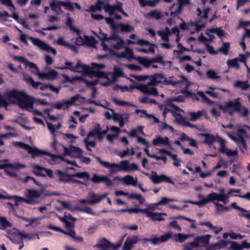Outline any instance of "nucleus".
Segmentation results:
<instances>
[{
    "instance_id": "nucleus-1",
    "label": "nucleus",
    "mask_w": 250,
    "mask_h": 250,
    "mask_svg": "<svg viewBox=\"0 0 250 250\" xmlns=\"http://www.w3.org/2000/svg\"><path fill=\"white\" fill-rule=\"evenodd\" d=\"M4 97L7 99L13 98L18 102V105L22 108L32 107V103L28 100V97L23 91H20L16 89L7 90L3 95L0 94V107H6L8 103Z\"/></svg>"
},
{
    "instance_id": "nucleus-2",
    "label": "nucleus",
    "mask_w": 250,
    "mask_h": 250,
    "mask_svg": "<svg viewBox=\"0 0 250 250\" xmlns=\"http://www.w3.org/2000/svg\"><path fill=\"white\" fill-rule=\"evenodd\" d=\"M95 158L99 164L104 167L110 169V173L113 174L119 171L129 172L130 171L139 170V166L135 163H132L129 164V161L127 160L121 161L119 164L115 163H109L108 162L104 161L99 156H95Z\"/></svg>"
},
{
    "instance_id": "nucleus-3",
    "label": "nucleus",
    "mask_w": 250,
    "mask_h": 250,
    "mask_svg": "<svg viewBox=\"0 0 250 250\" xmlns=\"http://www.w3.org/2000/svg\"><path fill=\"white\" fill-rule=\"evenodd\" d=\"M27 38L32 42L34 45L37 46L40 49L49 53L51 52L54 55H56L57 54V51L55 48H52L48 44L38 38H34L32 37H28L27 35L22 34L21 35L20 39L21 42H23L26 45H27L28 44V42L26 40Z\"/></svg>"
},
{
    "instance_id": "nucleus-4",
    "label": "nucleus",
    "mask_w": 250,
    "mask_h": 250,
    "mask_svg": "<svg viewBox=\"0 0 250 250\" xmlns=\"http://www.w3.org/2000/svg\"><path fill=\"white\" fill-rule=\"evenodd\" d=\"M173 77H170L168 79L165 77L163 73H156L150 75V82L148 83V85L156 86L162 83L164 85H171L175 86L180 83V81H173L172 79Z\"/></svg>"
},
{
    "instance_id": "nucleus-5",
    "label": "nucleus",
    "mask_w": 250,
    "mask_h": 250,
    "mask_svg": "<svg viewBox=\"0 0 250 250\" xmlns=\"http://www.w3.org/2000/svg\"><path fill=\"white\" fill-rule=\"evenodd\" d=\"M56 174L59 176V179L57 180L59 183H70V179L72 177H77L83 179L86 178V180L90 179V175L86 171L76 172L74 174H70L63 172L60 169H57L56 171Z\"/></svg>"
},
{
    "instance_id": "nucleus-6",
    "label": "nucleus",
    "mask_w": 250,
    "mask_h": 250,
    "mask_svg": "<svg viewBox=\"0 0 250 250\" xmlns=\"http://www.w3.org/2000/svg\"><path fill=\"white\" fill-rule=\"evenodd\" d=\"M124 237L125 236L122 237L115 244L104 237L100 238L94 247L99 250H118L122 244Z\"/></svg>"
},
{
    "instance_id": "nucleus-7",
    "label": "nucleus",
    "mask_w": 250,
    "mask_h": 250,
    "mask_svg": "<svg viewBox=\"0 0 250 250\" xmlns=\"http://www.w3.org/2000/svg\"><path fill=\"white\" fill-rule=\"evenodd\" d=\"M51 10L55 11L57 14H60V12L58 11L57 8H59V6H64L68 10L73 12L74 11V6L76 8L80 10L81 9V5L77 2L72 3L70 0H67V1H56L53 0L49 4Z\"/></svg>"
},
{
    "instance_id": "nucleus-8",
    "label": "nucleus",
    "mask_w": 250,
    "mask_h": 250,
    "mask_svg": "<svg viewBox=\"0 0 250 250\" xmlns=\"http://www.w3.org/2000/svg\"><path fill=\"white\" fill-rule=\"evenodd\" d=\"M146 176H148L150 180L155 184H158L162 182H166L172 184H174V182L171 179L165 174H161L158 175L157 173L155 171H151V174L149 175L148 173H145L142 172Z\"/></svg>"
},
{
    "instance_id": "nucleus-9",
    "label": "nucleus",
    "mask_w": 250,
    "mask_h": 250,
    "mask_svg": "<svg viewBox=\"0 0 250 250\" xmlns=\"http://www.w3.org/2000/svg\"><path fill=\"white\" fill-rule=\"evenodd\" d=\"M33 167L34 169L32 172L37 176L45 177L46 175L49 179L54 178L53 171L50 168H47L38 165H34Z\"/></svg>"
},
{
    "instance_id": "nucleus-10",
    "label": "nucleus",
    "mask_w": 250,
    "mask_h": 250,
    "mask_svg": "<svg viewBox=\"0 0 250 250\" xmlns=\"http://www.w3.org/2000/svg\"><path fill=\"white\" fill-rule=\"evenodd\" d=\"M218 197V194L215 192H212L209 194L207 198H205L200 201H193L191 200H184L183 202L190 203L195 205L202 206L209 202H213L214 201H217Z\"/></svg>"
},
{
    "instance_id": "nucleus-11",
    "label": "nucleus",
    "mask_w": 250,
    "mask_h": 250,
    "mask_svg": "<svg viewBox=\"0 0 250 250\" xmlns=\"http://www.w3.org/2000/svg\"><path fill=\"white\" fill-rule=\"evenodd\" d=\"M231 107L233 108L234 111L240 112L241 104L239 102V98L236 99L235 101H229L226 106H224L222 104H218L219 109L222 110L224 112H226L227 111V108Z\"/></svg>"
},
{
    "instance_id": "nucleus-12",
    "label": "nucleus",
    "mask_w": 250,
    "mask_h": 250,
    "mask_svg": "<svg viewBox=\"0 0 250 250\" xmlns=\"http://www.w3.org/2000/svg\"><path fill=\"white\" fill-rule=\"evenodd\" d=\"M226 134L230 139L235 142L239 146L241 151H243L244 149L246 150L247 147L246 141L244 138L242 137H235L231 134L229 132L227 131H224Z\"/></svg>"
},
{
    "instance_id": "nucleus-13",
    "label": "nucleus",
    "mask_w": 250,
    "mask_h": 250,
    "mask_svg": "<svg viewBox=\"0 0 250 250\" xmlns=\"http://www.w3.org/2000/svg\"><path fill=\"white\" fill-rule=\"evenodd\" d=\"M91 180L96 184L105 183V185L108 187L112 186L113 185V182H112L111 180L107 176L104 175H98L96 173L93 174Z\"/></svg>"
},
{
    "instance_id": "nucleus-14",
    "label": "nucleus",
    "mask_w": 250,
    "mask_h": 250,
    "mask_svg": "<svg viewBox=\"0 0 250 250\" xmlns=\"http://www.w3.org/2000/svg\"><path fill=\"white\" fill-rule=\"evenodd\" d=\"M155 237L150 238V243L153 245H158L161 243H164L172 237V234L169 232L161 235L160 237Z\"/></svg>"
},
{
    "instance_id": "nucleus-15",
    "label": "nucleus",
    "mask_w": 250,
    "mask_h": 250,
    "mask_svg": "<svg viewBox=\"0 0 250 250\" xmlns=\"http://www.w3.org/2000/svg\"><path fill=\"white\" fill-rule=\"evenodd\" d=\"M64 153L69 156H72L75 158H80L83 156V150L79 147L71 146L70 148L66 147L64 149Z\"/></svg>"
},
{
    "instance_id": "nucleus-16",
    "label": "nucleus",
    "mask_w": 250,
    "mask_h": 250,
    "mask_svg": "<svg viewBox=\"0 0 250 250\" xmlns=\"http://www.w3.org/2000/svg\"><path fill=\"white\" fill-rule=\"evenodd\" d=\"M27 152L29 154H31V157L34 159L36 157L39 156L46 155L48 156H51V153L45 150H42L38 149L36 147H32L30 146Z\"/></svg>"
},
{
    "instance_id": "nucleus-17",
    "label": "nucleus",
    "mask_w": 250,
    "mask_h": 250,
    "mask_svg": "<svg viewBox=\"0 0 250 250\" xmlns=\"http://www.w3.org/2000/svg\"><path fill=\"white\" fill-rule=\"evenodd\" d=\"M139 240V237L137 235L128 237L124 244L123 250H130Z\"/></svg>"
},
{
    "instance_id": "nucleus-18",
    "label": "nucleus",
    "mask_w": 250,
    "mask_h": 250,
    "mask_svg": "<svg viewBox=\"0 0 250 250\" xmlns=\"http://www.w3.org/2000/svg\"><path fill=\"white\" fill-rule=\"evenodd\" d=\"M118 180L123 181L125 185H132L135 187L137 185V178L134 179V177L130 175H127L123 178H120L118 176L115 177L113 181Z\"/></svg>"
},
{
    "instance_id": "nucleus-19",
    "label": "nucleus",
    "mask_w": 250,
    "mask_h": 250,
    "mask_svg": "<svg viewBox=\"0 0 250 250\" xmlns=\"http://www.w3.org/2000/svg\"><path fill=\"white\" fill-rule=\"evenodd\" d=\"M83 64L78 62L75 66H73V63L71 62L66 61L65 62V66H61L59 68L61 70L69 69L73 72H80L78 70L80 67H83Z\"/></svg>"
},
{
    "instance_id": "nucleus-20",
    "label": "nucleus",
    "mask_w": 250,
    "mask_h": 250,
    "mask_svg": "<svg viewBox=\"0 0 250 250\" xmlns=\"http://www.w3.org/2000/svg\"><path fill=\"white\" fill-rule=\"evenodd\" d=\"M10 197L11 198V200H15V205L16 206H18V202H23L29 205H35L37 203V202H35V201L33 200V198L30 197L28 196H27V199H25L23 197L17 195L10 196Z\"/></svg>"
},
{
    "instance_id": "nucleus-21",
    "label": "nucleus",
    "mask_w": 250,
    "mask_h": 250,
    "mask_svg": "<svg viewBox=\"0 0 250 250\" xmlns=\"http://www.w3.org/2000/svg\"><path fill=\"white\" fill-rule=\"evenodd\" d=\"M149 86L148 83L147 84H142L141 92L145 94L157 96L158 95L157 89L154 87H149Z\"/></svg>"
},
{
    "instance_id": "nucleus-22",
    "label": "nucleus",
    "mask_w": 250,
    "mask_h": 250,
    "mask_svg": "<svg viewBox=\"0 0 250 250\" xmlns=\"http://www.w3.org/2000/svg\"><path fill=\"white\" fill-rule=\"evenodd\" d=\"M25 165L20 163H6L3 164H0V169H4L7 167H9L14 170H19L25 168Z\"/></svg>"
},
{
    "instance_id": "nucleus-23",
    "label": "nucleus",
    "mask_w": 250,
    "mask_h": 250,
    "mask_svg": "<svg viewBox=\"0 0 250 250\" xmlns=\"http://www.w3.org/2000/svg\"><path fill=\"white\" fill-rule=\"evenodd\" d=\"M146 214L147 216L149 217L151 220L153 221H163L165 219L162 216V215H167L166 213H157V212H153L150 211L147 209V212H146Z\"/></svg>"
},
{
    "instance_id": "nucleus-24",
    "label": "nucleus",
    "mask_w": 250,
    "mask_h": 250,
    "mask_svg": "<svg viewBox=\"0 0 250 250\" xmlns=\"http://www.w3.org/2000/svg\"><path fill=\"white\" fill-rule=\"evenodd\" d=\"M81 98L84 99L83 97H82L80 96V94H77L74 96L71 97L70 100H63V104L64 107L63 108V110H65L68 108L70 106L72 105H74L75 104V102L79 99V98Z\"/></svg>"
},
{
    "instance_id": "nucleus-25",
    "label": "nucleus",
    "mask_w": 250,
    "mask_h": 250,
    "mask_svg": "<svg viewBox=\"0 0 250 250\" xmlns=\"http://www.w3.org/2000/svg\"><path fill=\"white\" fill-rule=\"evenodd\" d=\"M210 33H215L221 39L225 35L224 31L221 27L216 28H211L207 29L206 34L208 36H211Z\"/></svg>"
},
{
    "instance_id": "nucleus-26",
    "label": "nucleus",
    "mask_w": 250,
    "mask_h": 250,
    "mask_svg": "<svg viewBox=\"0 0 250 250\" xmlns=\"http://www.w3.org/2000/svg\"><path fill=\"white\" fill-rule=\"evenodd\" d=\"M152 144L155 146H157L159 145H164L170 146L168 138L167 137L162 138L160 136H159L156 139L153 140Z\"/></svg>"
},
{
    "instance_id": "nucleus-27",
    "label": "nucleus",
    "mask_w": 250,
    "mask_h": 250,
    "mask_svg": "<svg viewBox=\"0 0 250 250\" xmlns=\"http://www.w3.org/2000/svg\"><path fill=\"white\" fill-rule=\"evenodd\" d=\"M233 86L235 88H240L243 91L247 90L250 87L248 81H241L238 80L233 83Z\"/></svg>"
},
{
    "instance_id": "nucleus-28",
    "label": "nucleus",
    "mask_w": 250,
    "mask_h": 250,
    "mask_svg": "<svg viewBox=\"0 0 250 250\" xmlns=\"http://www.w3.org/2000/svg\"><path fill=\"white\" fill-rule=\"evenodd\" d=\"M157 34L161 38V39L165 42H169V35L170 34L169 29L168 27L165 28V31L159 30Z\"/></svg>"
},
{
    "instance_id": "nucleus-29",
    "label": "nucleus",
    "mask_w": 250,
    "mask_h": 250,
    "mask_svg": "<svg viewBox=\"0 0 250 250\" xmlns=\"http://www.w3.org/2000/svg\"><path fill=\"white\" fill-rule=\"evenodd\" d=\"M201 135L205 137L204 143L208 144V145H211L216 141V138L213 134L205 133H202Z\"/></svg>"
},
{
    "instance_id": "nucleus-30",
    "label": "nucleus",
    "mask_w": 250,
    "mask_h": 250,
    "mask_svg": "<svg viewBox=\"0 0 250 250\" xmlns=\"http://www.w3.org/2000/svg\"><path fill=\"white\" fill-rule=\"evenodd\" d=\"M66 25L68 26L70 28V29L75 32L76 34H79V29L74 27L72 25V22L73 21V19L70 17V14L67 13L66 15Z\"/></svg>"
},
{
    "instance_id": "nucleus-31",
    "label": "nucleus",
    "mask_w": 250,
    "mask_h": 250,
    "mask_svg": "<svg viewBox=\"0 0 250 250\" xmlns=\"http://www.w3.org/2000/svg\"><path fill=\"white\" fill-rule=\"evenodd\" d=\"M171 113L173 116L176 119H181L182 116L181 115V112L183 110L179 107L175 105L174 104H172Z\"/></svg>"
},
{
    "instance_id": "nucleus-32",
    "label": "nucleus",
    "mask_w": 250,
    "mask_h": 250,
    "mask_svg": "<svg viewBox=\"0 0 250 250\" xmlns=\"http://www.w3.org/2000/svg\"><path fill=\"white\" fill-rule=\"evenodd\" d=\"M136 60L138 61L140 64L146 68L149 67L152 63H153L151 59H147L141 57H138L136 58Z\"/></svg>"
},
{
    "instance_id": "nucleus-33",
    "label": "nucleus",
    "mask_w": 250,
    "mask_h": 250,
    "mask_svg": "<svg viewBox=\"0 0 250 250\" xmlns=\"http://www.w3.org/2000/svg\"><path fill=\"white\" fill-rule=\"evenodd\" d=\"M119 27L121 32H131L134 31V28L128 24H125L123 22H119Z\"/></svg>"
},
{
    "instance_id": "nucleus-34",
    "label": "nucleus",
    "mask_w": 250,
    "mask_h": 250,
    "mask_svg": "<svg viewBox=\"0 0 250 250\" xmlns=\"http://www.w3.org/2000/svg\"><path fill=\"white\" fill-rule=\"evenodd\" d=\"M121 211L123 212H127L130 214L133 213H138L139 212L145 213L146 214V212H147V208L142 209L139 208H130L122 209Z\"/></svg>"
},
{
    "instance_id": "nucleus-35",
    "label": "nucleus",
    "mask_w": 250,
    "mask_h": 250,
    "mask_svg": "<svg viewBox=\"0 0 250 250\" xmlns=\"http://www.w3.org/2000/svg\"><path fill=\"white\" fill-rule=\"evenodd\" d=\"M210 11V8L209 7H207L204 9L203 10V15L202 14V11L200 8H197L196 9L197 15L198 17L200 18V19H207L208 18V13Z\"/></svg>"
},
{
    "instance_id": "nucleus-36",
    "label": "nucleus",
    "mask_w": 250,
    "mask_h": 250,
    "mask_svg": "<svg viewBox=\"0 0 250 250\" xmlns=\"http://www.w3.org/2000/svg\"><path fill=\"white\" fill-rule=\"evenodd\" d=\"M146 18L148 19L149 17H152L156 20H159L162 17L161 12L157 10H151L146 15Z\"/></svg>"
},
{
    "instance_id": "nucleus-37",
    "label": "nucleus",
    "mask_w": 250,
    "mask_h": 250,
    "mask_svg": "<svg viewBox=\"0 0 250 250\" xmlns=\"http://www.w3.org/2000/svg\"><path fill=\"white\" fill-rule=\"evenodd\" d=\"M125 45V42L124 41L123 39H121V40L117 41L116 43L111 44L110 48H111L112 49H114L118 50L122 48H124Z\"/></svg>"
},
{
    "instance_id": "nucleus-38",
    "label": "nucleus",
    "mask_w": 250,
    "mask_h": 250,
    "mask_svg": "<svg viewBox=\"0 0 250 250\" xmlns=\"http://www.w3.org/2000/svg\"><path fill=\"white\" fill-rule=\"evenodd\" d=\"M210 237V235L207 234L205 235L196 236V239L198 241L199 244L201 243L204 245H208L209 243Z\"/></svg>"
},
{
    "instance_id": "nucleus-39",
    "label": "nucleus",
    "mask_w": 250,
    "mask_h": 250,
    "mask_svg": "<svg viewBox=\"0 0 250 250\" xmlns=\"http://www.w3.org/2000/svg\"><path fill=\"white\" fill-rule=\"evenodd\" d=\"M101 130L100 125L98 123L96 124L93 127V129L90 131L87 135L88 137H91L96 136Z\"/></svg>"
},
{
    "instance_id": "nucleus-40",
    "label": "nucleus",
    "mask_w": 250,
    "mask_h": 250,
    "mask_svg": "<svg viewBox=\"0 0 250 250\" xmlns=\"http://www.w3.org/2000/svg\"><path fill=\"white\" fill-rule=\"evenodd\" d=\"M82 68L86 73L96 77L97 70H94L92 67H89L86 64H83Z\"/></svg>"
},
{
    "instance_id": "nucleus-41",
    "label": "nucleus",
    "mask_w": 250,
    "mask_h": 250,
    "mask_svg": "<svg viewBox=\"0 0 250 250\" xmlns=\"http://www.w3.org/2000/svg\"><path fill=\"white\" fill-rule=\"evenodd\" d=\"M84 38L85 44L91 47H93L95 46L96 42L95 39L93 37H88V36L84 35Z\"/></svg>"
},
{
    "instance_id": "nucleus-42",
    "label": "nucleus",
    "mask_w": 250,
    "mask_h": 250,
    "mask_svg": "<svg viewBox=\"0 0 250 250\" xmlns=\"http://www.w3.org/2000/svg\"><path fill=\"white\" fill-rule=\"evenodd\" d=\"M107 195V193H104L102 195V196L99 198V199L97 200H85V199H83L81 200V203L83 204L88 203L89 204H95L97 203H99L102 199H103L104 198H105Z\"/></svg>"
},
{
    "instance_id": "nucleus-43",
    "label": "nucleus",
    "mask_w": 250,
    "mask_h": 250,
    "mask_svg": "<svg viewBox=\"0 0 250 250\" xmlns=\"http://www.w3.org/2000/svg\"><path fill=\"white\" fill-rule=\"evenodd\" d=\"M230 48L229 42H223L222 47L219 48V51L225 55H227Z\"/></svg>"
},
{
    "instance_id": "nucleus-44",
    "label": "nucleus",
    "mask_w": 250,
    "mask_h": 250,
    "mask_svg": "<svg viewBox=\"0 0 250 250\" xmlns=\"http://www.w3.org/2000/svg\"><path fill=\"white\" fill-rule=\"evenodd\" d=\"M159 151L161 154H165L170 156L174 161L178 160L177 154H172L170 151L165 148L159 149Z\"/></svg>"
},
{
    "instance_id": "nucleus-45",
    "label": "nucleus",
    "mask_w": 250,
    "mask_h": 250,
    "mask_svg": "<svg viewBox=\"0 0 250 250\" xmlns=\"http://www.w3.org/2000/svg\"><path fill=\"white\" fill-rule=\"evenodd\" d=\"M112 101L117 105L118 106H125V105H127L129 106H133V105L125 101H120L118 100L116 98L113 97L112 98Z\"/></svg>"
},
{
    "instance_id": "nucleus-46",
    "label": "nucleus",
    "mask_w": 250,
    "mask_h": 250,
    "mask_svg": "<svg viewBox=\"0 0 250 250\" xmlns=\"http://www.w3.org/2000/svg\"><path fill=\"white\" fill-rule=\"evenodd\" d=\"M177 200L173 198H168L166 197H163L162 198V199L158 202L156 203L155 205L157 206H161L163 205H166L168 203L170 202H173V201H176Z\"/></svg>"
},
{
    "instance_id": "nucleus-47",
    "label": "nucleus",
    "mask_w": 250,
    "mask_h": 250,
    "mask_svg": "<svg viewBox=\"0 0 250 250\" xmlns=\"http://www.w3.org/2000/svg\"><path fill=\"white\" fill-rule=\"evenodd\" d=\"M191 236V234H184L182 233H178L177 235V237L175 238V241L176 242L182 243L189 238Z\"/></svg>"
},
{
    "instance_id": "nucleus-48",
    "label": "nucleus",
    "mask_w": 250,
    "mask_h": 250,
    "mask_svg": "<svg viewBox=\"0 0 250 250\" xmlns=\"http://www.w3.org/2000/svg\"><path fill=\"white\" fill-rule=\"evenodd\" d=\"M114 72L113 75V78L114 79L117 77L125 76L124 72L122 69L118 66H115L114 68Z\"/></svg>"
},
{
    "instance_id": "nucleus-49",
    "label": "nucleus",
    "mask_w": 250,
    "mask_h": 250,
    "mask_svg": "<svg viewBox=\"0 0 250 250\" xmlns=\"http://www.w3.org/2000/svg\"><path fill=\"white\" fill-rule=\"evenodd\" d=\"M136 44L141 46L148 45L150 47H157V45L154 44L149 42L148 41L144 39H139L136 41Z\"/></svg>"
},
{
    "instance_id": "nucleus-50",
    "label": "nucleus",
    "mask_w": 250,
    "mask_h": 250,
    "mask_svg": "<svg viewBox=\"0 0 250 250\" xmlns=\"http://www.w3.org/2000/svg\"><path fill=\"white\" fill-rule=\"evenodd\" d=\"M0 224L2 226L4 229L12 226L11 223L8 221L6 218L4 217H0Z\"/></svg>"
},
{
    "instance_id": "nucleus-51",
    "label": "nucleus",
    "mask_w": 250,
    "mask_h": 250,
    "mask_svg": "<svg viewBox=\"0 0 250 250\" xmlns=\"http://www.w3.org/2000/svg\"><path fill=\"white\" fill-rule=\"evenodd\" d=\"M90 137H88V135L87 137L84 139L83 142L86 146V149L89 151H91V149L89 148V146H90L91 147H95L96 146V143L94 141H88L89 138Z\"/></svg>"
},
{
    "instance_id": "nucleus-52",
    "label": "nucleus",
    "mask_w": 250,
    "mask_h": 250,
    "mask_svg": "<svg viewBox=\"0 0 250 250\" xmlns=\"http://www.w3.org/2000/svg\"><path fill=\"white\" fill-rule=\"evenodd\" d=\"M104 9L106 12H108L110 16H112L115 13L113 5L109 4H104Z\"/></svg>"
},
{
    "instance_id": "nucleus-53",
    "label": "nucleus",
    "mask_w": 250,
    "mask_h": 250,
    "mask_svg": "<svg viewBox=\"0 0 250 250\" xmlns=\"http://www.w3.org/2000/svg\"><path fill=\"white\" fill-rule=\"evenodd\" d=\"M28 196L33 198H38L40 197L41 194L39 191L34 189H30L28 190Z\"/></svg>"
},
{
    "instance_id": "nucleus-54",
    "label": "nucleus",
    "mask_w": 250,
    "mask_h": 250,
    "mask_svg": "<svg viewBox=\"0 0 250 250\" xmlns=\"http://www.w3.org/2000/svg\"><path fill=\"white\" fill-rule=\"evenodd\" d=\"M25 65L26 66H29V68L31 69H34V70H31V71L33 73L37 74V72L39 71V68H38L37 65L35 63H34L32 62H30L27 60V62L25 63Z\"/></svg>"
},
{
    "instance_id": "nucleus-55",
    "label": "nucleus",
    "mask_w": 250,
    "mask_h": 250,
    "mask_svg": "<svg viewBox=\"0 0 250 250\" xmlns=\"http://www.w3.org/2000/svg\"><path fill=\"white\" fill-rule=\"evenodd\" d=\"M206 74L208 78L212 79V80H215L219 77L217 75V73L213 70H208L206 72Z\"/></svg>"
},
{
    "instance_id": "nucleus-56",
    "label": "nucleus",
    "mask_w": 250,
    "mask_h": 250,
    "mask_svg": "<svg viewBox=\"0 0 250 250\" xmlns=\"http://www.w3.org/2000/svg\"><path fill=\"white\" fill-rule=\"evenodd\" d=\"M197 94L201 97L203 99V102L207 103L208 104H211L213 102L211 101L208 97H207L205 93L201 91H199L197 92Z\"/></svg>"
},
{
    "instance_id": "nucleus-57",
    "label": "nucleus",
    "mask_w": 250,
    "mask_h": 250,
    "mask_svg": "<svg viewBox=\"0 0 250 250\" xmlns=\"http://www.w3.org/2000/svg\"><path fill=\"white\" fill-rule=\"evenodd\" d=\"M190 120L191 121H195L199 119L201 116V112L199 111L197 112H190L189 113Z\"/></svg>"
},
{
    "instance_id": "nucleus-58",
    "label": "nucleus",
    "mask_w": 250,
    "mask_h": 250,
    "mask_svg": "<svg viewBox=\"0 0 250 250\" xmlns=\"http://www.w3.org/2000/svg\"><path fill=\"white\" fill-rule=\"evenodd\" d=\"M81 33V30L79 29V34H76L78 37L75 39V43L78 46H82L84 44V39L82 37Z\"/></svg>"
},
{
    "instance_id": "nucleus-59",
    "label": "nucleus",
    "mask_w": 250,
    "mask_h": 250,
    "mask_svg": "<svg viewBox=\"0 0 250 250\" xmlns=\"http://www.w3.org/2000/svg\"><path fill=\"white\" fill-rule=\"evenodd\" d=\"M16 216L18 218L20 219L21 220H22L24 222H28L29 224L26 225V226H28L29 225H32V224H34V222L35 221V218H25L24 217H23V216H20V215H17V214H16Z\"/></svg>"
},
{
    "instance_id": "nucleus-60",
    "label": "nucleus",
    "mask_w": 250,
    "mask_h": 250,
    "mask_svg": "<svg viewBox=\"0 0 250 250\" xmlns=\"http://www.w3.org/2000/svg\"><path fill=\"white\" fill-rule=\"evenodd\" d=\"M230 249L233 250H243L242 244H239L236 242L232 241L231 242Z\"/></svg>"
},
{
    "instance_id": "nucleus-61",
    "label": "nucleus",
    "mask_w": 250,
    "mask_h": 250,
    "mask_svg": "<svg viewBox=\"0 0 250 250\" xmlns=\"http://www.w3.org/2000/svg\"><path fill=\"white\" fill-rule=\"evenodd\" d=\"M214 204L216 206V209L218 212H223L225 211L228 210L230 209V208L229 207H225L221 204H219L217 203H214Z\"/></svg>"
},
{
    "instance_id": "nucleus-62",
    "label": "nucleus",
    "mask_w": 250,
    "mask_h": 250,
    "mask_svg": "<svg viewBox=\"0 0 250 250\" xmlns=\"http://www.w3.org/2000/svg\"><path fill=\"white\" fill-rule=\"evenodd\" d=\"M238 61V58H234L232 60H229L227 62V64L231 67H236L238 68L239 67Z\"/></svg>"
},
{
    "instance_id": "nucleus-63",
    "label": "nucleus",
    "mask_w": 250,
    "mask_h": 250,
    "mask_svg": "<svg viewBox=\"0 0 250 250\" xmlns=\"http://www.w3.org/2000/svg\"><path fill=\"white\" fill-rule=\"evenodd\" d=\"M12 57L13 59L15 61H18L21 63H23L24 64L27 62V60L24 57L22 56H19L16 55H12Z\"/></svg>"
},
{
    "instance_id": "nucleus-64",
    "label": "nucleus",
    "mask_w": 250,
    "mask_h": 250,
    "mask_svg": "<svg viewBox=\"0 0 250 250\" xmlns=\"http://www.w3.org/2000/svg\"><path fill=\"white\" fill-rule=\"evenodd\" d=\"M229 196L227 195L224 194L223 193H220L218 194V197L217 198L218 201H221L224 203V204H226L228 201Z\"/></svg>"
}]
</instances>
